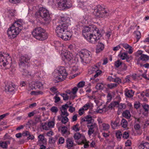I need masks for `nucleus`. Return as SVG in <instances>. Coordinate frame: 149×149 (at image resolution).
I'll return each mask as SVG.
<instances>
[{"mask_svg": "<svg viewBox=\"0 0 149 149\" xmlns=\"http://www.w3.org/2000/svg\"><path fill=\"white\" fill-rule=\"evenodd\" d=\"M35 15L38 18L42 19V23L44 24H48L51 21V17L49 11L43 7H40L36 12Z\"/></svg>", "mask_w": 149, "mask_h": 149, "instance_id": "obj_1", "label": "nucleus"}, {"mask_svg": "<svg viewBox=\"0 0 149 149\" xmlns=\"http://www.w3.org/2000/svg\"><path fill=\"white\" fill-rule=\"evenodd\" d=\"M33 36L36 39L40 41L46 40L48 37L46 30L41 27H37L33 29L32 32Z\"/></svg>", "mask_w": 149, "mask_h": 149, "instance_id": "obj_2", "label": "nucleus"}, {"mask_svg": "<svg viewBox=\"0 0 149 149\" xmlns=\"http://www.w3.org/2000/svg\"><path fill=\"white\" fill-rule=\"evenodd\" d=\"M67 29L61 28L59 29L58 28V29H56L57 36L65 41L70 40L72 36V32L68 31Z\"/></svg>", "mask_w": 149, "mask_h": 149, "instance_id": "obj_3", "label": "nucleus"}, {"mask_svg": "<svg viewBox=\"0 0 149 149\" xmlns=\"http://www.w3.org/2000/svg\"><path fill=\"white\" fill-rule=\"evenodd\" d=\"M104 9L105 8L101 6L98 5L97 6V8L94 9L93 13L97 18H102L105 15L107 16L109 14Z\"/></svg>", "mask_w": 149, "mask_h": 149, "instance_id": "obj_4", "label": "nucleus"}, {"mask_svg": "<svg viewBox=\"0 0 149 149\" xmlns=\"http://www.w3.org/2000/svg\"><path fill=\"white\" fill-rule=\"evenodd\" d=\"M80 53L82 55L85 63H87L90 62L91 60V52L86 49H84L81 50Z\"/></svg>", "mask_w": 149, "mask_h": 149, "instance_id": "obj_5", "label": "nucleus"}, {"mask_svg": "<svg viewBox=\"0 0 149 149\" xmlns=\"http://www.w3.org/2000/svg\"><path fill=\"white\" fill-rule=\"evenodd\" d=\"M59 24L57 26L56 29H58V28L60 29H68V23L70 22L69 18H66L65 17H61Z\"/></svg>", "mask_w": 149, "mask_h": 149, "instance_id": "obj_6", "label": "nucleus"}, {"mask_svg": "<svg viewBox=\"0 0 149 149\" xmlns=\"http://www.w3.org/2000/svg\"><path fill=\"white\" fill-rule=\"evenodd\" d=\"M13 26H11L7 30V34L10 39H14L20 33Z\"/></svg>", "mask_w": 149, "mask_h": 149, "instance_id": "obj_7", "label": "nucleus"}, {"mask_svg": "<svg viewBox=\"0 0 149 149\" xmlns=\"http://www.w3.org/2000/svg\"><path fill=\"white\" fill-rule=\"evenodd\" d=\"M102 36L101 34L100 33L97 37L95 36V37H93V36L91 35L87 37V38H85L90 43L92 44H95L97 43L98 41L100 40V38Z\"/></svg>", "mask_w": 149, "mask_h": 149, "instance_id": "obj_8", "label": "nucleus"}, {"mask_svg": "<svg viewBox=\"0 0 149 149\" xmlns=\"http://www.w3.org/2000/svg\"><path fill=\"white\" fill-rule=\"evenodd\" d=\"M91 30H92V25H89L88 26H86L84 27L82 31L83 35L84 38H87L89 36L88 34L91 32Z\"/></svg>", "mask_w": 149, "mask_h": 149, "instance_id": "obj_9", "label": "nucleus"}, {"mask_svg": "<svg viewBox=\"0 0 149 149\" xmlns=\"http://www.w3.org/2000/svg\"><path fill=\"white\" fill-rule=\"evenodd\" d=\"M29 60V59L25 56H21L19 58V66H25L26 63H27L26 65L27 66V63H28Z\"/></svg>", "mask_w": 149, "mask_h": 149, "instance_id": "obj_10", "label": "nucleus"}, {"mask_svg": "<svg viewBox=\"0 0 149 149\" xmlns=\"http://www.w3.org/2000/svg\"><path fill=\"white\" fill-rule=\"evenodd\" d=\"M100 33L98 29L97 28L96 26L95 25H92V30H91V32L88 34V35L89 36L91 35L93 36H98Z\"/></svg>", "mask_w": 149, "mask_h": 149, "instance_id": "obj_11", "label": "nucleus"}, {"mask_svg": "<svg viewBox=\"0 0 149 149\" xmlns=\"http://www.w3.org/2000/svg\"><path fill=\"white\" fill-rule=\"evenodd\" d=\"M69 108V105L67 104L63 105L62 106L60 109H61V115H65V116L67 117L69 116V113L67 112V109Z\"/></svg>", "mask_w": 149, "mask_h": 149, "instance_id": "obj_12", "label": "nucleus"}, {"mask_svg": "<svg viewBox=\"0 0 149 149\" xmlns=\"http://www.w3.org/2000/svg\"><path fill=\"white\" fill-rule=\"evenodd\" d=\"M97 43L96 49V52L97 54H98L102 52L104 47V45L102 43L100 42L99 40L98 41Z\"/></svg>", "mask_w": 149, "mask_h": 149, "instance_id": "obj_13", "label": "nucleus"}, {"mask_svg": "<svg viewBox=\"0 0 149 149\" xmlns=\"http://www.w3.org/2000/svg\"><path fill=\"white\" fill-rule=\"evenodd\" d=\"M19 20L15 21L12 24V26H13L14 28H15L20 33L23 29V27L22 26L21 24L19 23Z\"/></svg>", "mask_w": 149, "mask_h": 149, "instance_id": "obj_14", "label": "nucleus"}, {"mask_svg": "<svg viewBox=\"0 0 149 149\" xmlns=\"http://www.w3.org/2000/svg\"><path fill=\"white\" fill-rule=\"evenodd\" d=\"M79 54H77L74 58L75 62H76V63L79 62H81L82 63L84 62L82 55L80 53V51Z\"/></svg>", "mask_w": 149, "mask_h": 149, "instance_id": "obj_15", "label": "nucleus"}, {"mask_svg": "<svg viewBox=\"0 0 149 149\" xmlns=\"http://www.w3.org/2000/svg\"><path fill=\"white\" fill-rule=\"evenodd\" d=\"M63 56L66 59L70 62L73 58L72 54L69 52H65L63 54Z\"/></svg>", "mask_w": 149, "mask_h": 149, "instance_id": "obj_16", "label": "nucleus"}, {"mask_svg": "<svg viewBox=\"0 0 149 149\" xmlns=\"http://www.w3.org/2000/svg\"><path fill=\"white\" fill-rule=\"evenodd\" d=\"M33 86H32V87L31 88V89L33 90V89L36 88H40L43 85L42 84L41 82L39 81H36L35 83L33 84Z\"/></svg>", "mask_w": 149, "mask_h": 149, "instance_id": "obj_17", "label": "nucleus"}, {"mask_svg": "<svg viewBox=\"0 0 149 149\" xmlns=\"http://www.w3.org/2000/svg\"><path fill=\"white\" fill-rule=\"evenodd\" d=\"M15 88L14 87H12L10 85H8L7 88L5 89V91L6 92H10L12 94H14L15 93Z\"/></svg>", "mask_w": 149, "mask_h": 149, "instance_id": "obj_18", "label": "nucleus"}, {"mask_svg": "<svg viewBox=\"0 0 149 149\" xmlns=\"http://www.w3.org/2000/svg\"><path fill=\"white\" fill-rule=\"evenodd\" d=\"M122 116L127 119H130L131 116L130 111L128 110H125V111L123 112Z\"/></svg>", "mask_w": 149, "mask_h": 149, "instance_id": "obj_19", "label": "nucleus"}, {"mask_svg": "<svg viewBox=\"0 0 149 149\" xmlns=\"http://www.w3.org/2000/svg\"><path fill=\"white\" fill-rule=\"evenodd\" d=\"M67 146V147H69L70 148L73 146L74 143L71 139L70 138H68L66 140Z\"/></svg>", "mask_w": 149, "mask_h": 149, "instance_id": "obj_20", "label": "nucleus"}, {"mask_svg": "<svg viewBox=\"0 0 149 149\" xmlns=\"http://www.w3.org/2000/svg\"><path fill=\"white\" fill-rule=\"evenodd\" d=\"M140 59L142 61H145V62H146L149 60V56L143 54L140 57Z\"/></svg>", "mask_w": 149, "mask_h": 149, "instance_id": "obj_21", "label": "nucleus"}, {"mask_svg": "<svg viewBox=\"0 0 149 149\" xmlns=\"http://www.w3.org/2000/svg\"><path fill=\"white\" fill-rule=\"evenodd\" d=\"M86 3L84 2L80 1L79 2V7L81 8L83 10H84L87 9V6L86 5Z\"/></svg>", "mask_w": 149, "mask_h": 149, "instance_id": "obj_22", "label": "nucleus"}, {"mask_svg": "<svg viewBox=\"0 0 149 149\" xmlns=\"http://www.w3.org/2000/svg\"><path fill=\"white\" fill-rule=\"evenodd\" d=\"M84 118L86 119V121L88 122L87 124H90L91 123L92 121H94V119H92V117L90 115H88L84 117Z\"/></svg>", "mask_w": 149, "mask_h": 149, "instance_id": "obj_23", "label": "nucleus"}, {"mask_svg": "<svg viewBox=\"0 0 149 149\" xmlns=\"http://www.w3.org/2000/svg\"><path fill=\"white\" fill-rule=\"evenodd\" d=\"M122 51H120L119 52L118 56L120 57L121 59L122 60H124L126 58V56H127V52H123L121 53Z\"/></svg>", "mask_w": 149, "mask_h": 149, "instance_id": "obj_24", "label": "nucleus"}, {"mask_svg": "<svg viewBox=\"0 0 149 149\" xmlns=\"http://www.w3.org/2000/svg\"><path fill=\"white\" fill-rule=\"evenodd\" d=\"M127 120L124 118H123L120 123V124L122 125V127L124 128H126L127 127Z\"/></svg>", "mask_w": 149, "mask_h": 149, "instance_id": "obj_25", "label": "nucleus"}, {"mask_svg": "<svg viewBox=\"0 0 149 149\" xmlns=\"http://www.w3.org/2000/svg\"><path fill=\"white\" fill-rule=\"evenodd\" d=\"M125 95L127 97L131 98L133 97L134 95V92L132 93H132H130V90H128L126 91H125Z\"/></svg>", "mask_w": 149, "mask_h": 149, "instance_id": "obj_26", "label": "nucleus"}, {"mask_svg": "<svg viewBox=\"0 0 149 149\" xmlns=\"http://www.w3.org/2000/svg\"><path fill=\"white\" fill-rule=\"evenodd\" d=\"M55 119L53 118L52 120L48 123L47 125L49 128L54 127L55 125Z\"/></svg>", "mask_w": 149, "mask_h": 149, "instance_id": "obj_27", "label": "nucleus"}, {"mask_svg": "<svg viewBox=\"0 0 149 149\" xmlns=\"http://www.w3.org/2000/svg\"><path fill=\"white\" fill-rule=\"evenodd\" d=\"M82 136V135L79 132H77L75 133L73 137L75 140H78L80 139Z\"/></svg>", "mask_w": 149, "mask_h": 149, "instance_id": "obj_28", "label": "nucleus"}, {"mask_svg": "<svg viewBox=\"0 0 149 149\" xmlns=\"http://www.w3.org/2000/svg\"><path fill=\"white\" fill-rule=\"evenodd\" d=\"M0 146L3 148H6L8 147L7 142L1 141H0Z\"/></svg>", "mask_w": 149, "mask_h": 149, "instance_id": "obj_29", "label": "nucleus"}, {"mask_svg": "<svg viewBox=\"0 0 149 149\" xmlns=\"http://www.w3.org/2000/svg\"><path fill=\"white\" fill-rule=\"evenodd\" d=\"M142 107L143 109H144L145 111L147 112V114H148L149 110V105L145 104L144 105H142Z\"/></svg>", "mask_w": 149, "mask_h": 149, "instance_id": "obj_30", "label": "nucleus"}, {"mask_svg": "<svg viewBox=\"0 0 149 149\" xmlns=\"http://www.w3.org/2000/svg\"><path fill=\"white\" fill-rule=\"evenodd\" d=\"M62 117H63V118L61 119V123L64 124H66L68 121L69 119L67 117L65 116H63Z\"/></svg>", "mask_w": 149, "mask_h": 149, "instance_id": "obj_31", "label": "nucleus"}, {"mask_svg": "<svg viewBox=\"0 0 149 149\" xmlns=\"http://www.w3.org/2000/svg\"><path fill=\"white\" fill-rule=\"evenodd\" d=\"M122 64V62L120 61L119 60H118L115 61L114 63L115 66L117 68L119 67L120 65Z\"/></svg>", "mask_w": 149, "mask_h": 149, "instance_id": "obj_32", "label": "nucleus"}, {"mask_svg": "<svg viewBox=\"0 0 149 149\" xmlns=\"http://www.w3.org/2000/svg\"><path fill=\"white\" fill-rule=\"evenodd\" d=\"M134 33H135L136 34V38L137 39V42L138 41L139 39L141 38L140 35L141 33L139 31H135L134 32Z\"/></svg>", "mask_w": 149, "mask_h": 149, "instance_id": "obj_33", "label": "nucleus"}, {"mask_svg": "<svg viewBox=\"0 0 149 149\" xmlns=\"http://www.w3.org/2000/svg\"><path fill=\"white\" fill-rule=\"evenodd\" d=\"M38 141H47V139L45 138L43 135L40 134L38 136Z\"/></svg>", "mask_w": 149, "mask_h": 149, "instance_id": "obj_34", "label": "nucleus"}, {"mask_svg": "<svg viewBox=\"0 0 149 149\" xmlns=\"http://www.w3.org/2000/svg\"><path fill=\"white\" fill-rule=\"evenodd\" d=\"M117 86L118 84H117L115 83H111L110 84H108L107 85V87L111 89H112L114 87H117Z\"/></svg>", "mask_w": 149, "mask_h": 149, "instance_id": "obj_35", "label": "nucleus"}, {"mask_svg": "<svg viewBox=\"0 0 149 149\" xmlns=\"http://www.w3.org/2000/svg\"><path fill=\"white\" fill-rule=\"evenodd\" d=\"M126 58L125 59L126 60V61L130 63L131 60H132L133 59V57L132 56H130L128 54V53L127 52V56L126 57Z\"/></svg>", "mask_w": 149, "mask_h": 149, "instance_id": "obj_36", "label": "nucleus"}, {"mask_svg": "<svg viewBox=\"0 0 149 149\" xmlns=\"http://www.w3.org/2000/svg\"><path fill=\"white\" fill-rule=\"evenodd\" d=\"M103 127V130H104L107 131L109 128V125L108 124L103 123L102 124Z\"/></svg>", "mask_w": 149, "mask_h": 149, "instance_id": "obj_37", "label": "nucleus"}, {"mask_svg": "<svg viewBox=\"0 0 149 149\" xmlns=\"http://www.w3.org/2000/svg\"><path fill=\"white\" fill-rule=\"evenodd\" d=\"M85 82L84 81H81L78 83L77 86L78 88H82L85 85Z\"/></svg>", "mask_w": 149, "mask_h": 149, "instance_id": "obj_38", "label": "nucleus"}, {"mask_svg": "<svg viewBox=\"0 0 149 149\" xmlns=\"http://www.w3.org/2000/svg\"><path fill=\"white\" fill-rule=\"evenodd\" d=\"M50 111L53 113H56L58 111L57 107L55 106H53L50 109Z\"/></svg>", "mask_w": 149, "mask_h": 149, "instance_id": "obj_39", "label": "nucleus"}, {"mask_svg": "<svg viewBox=\"0 0 149 149\" xmlns=\"http://www.w3.org/2000/svg\"><path fill=\"white\" fill-rule=\"evenodd\" d=\"M95 88L96 89L98 90H102L103 89V86H102L100 84V83H98L97 84Z\"/></svg>", "mask_w": 149, "mask_h": 149, "instance_id": "obj_40", "label": "nucleus"}, {"mask_svg": "<svg viewBox=\"0 0 149 149\" xmlns=\"http://www.w3.org/2000/svg\"><path fill=\"white\" fill-rule=\"evenodd\" d=\"M117 121V118H116V120L114 122H113V121L112 120L111 121V127L113 129H115L114 127H116V123Z\"/></svg>", "mask_w": 149, "mask_h": 149, "instance_id": "obj_41", "label": "nucleus"}, {"mask_svg": "<svg viewBox=\"0 0 149 149\" xmlns=\"http://www.w3.org/2000/svg\"><path fill=\"white\" fill-rule=\"evenodd\" d=\"M56 140V139H54V138L51 137L49 139V142L51 144H54Z\"/></svg>", "mask_w": 149, "mask_h": 149, "instance_id": "obj_42", "label": "nucleus"}, {"mask_svg": "<svg viewBox=\"0 0 149 149\" xmlns=\"http://www.w3.org/2000/svg\"><path fill=\"white\" fill-rule=\"evenodd\" d=\"M129 136V133L126 131L123 134V137L124 139H127Z\"/></svg>", "mask_w": 149, "mask_h": 149, "instance_id": "obj_43", "label": "nucleus"}, {"mask_svg": "<svg viewBox=\"0 0 149 149\" xmlns=\"http://www.w3.org/2000/svg\"><path fill=\"white\" fill-rule=\"evenodd\" d=\"M140 103L139 102L136 101L134 104V108L137 109L140 108Z\"/></svg>", "mask_w": 149, "mask_h": 149, "instance_id": "obj_44", "label": "nucleus"}, {"mask_svg": "<svg viewBox=\"0 0 149 149\" xmlns=\"http://www.w3.org/2000/svg\"><path fill=\"white\" fill-rule=\"evenodd\" d=\"M116 136L117 139H120L121 136H122L121 132L119 130H118L117 132L116 133Z\"/></svg>", "mask_w": 149, "mask_h": 149, "instance_id": "obj_45", "label": "nucleus"}, {"mask_svg": "<svg viewBox=\"0 0 149 149\" xmlns=\"http://www.w3.org/2000/svg\"><path fill=\"white\" fill-rule=\"evenodd\" d=\"M102 72L101 70H98L95 71V74L94 76V78L97 77L99 75H100Z\"/></svg>", "mask_w": 149, "mask_h": 149, "instance_id": "obj_46", "label": "nucleus"}, {"mask_svg": "<svg viewBox=\"0 0 149 149\" xmlns=\"http://www.w3.org/2000/svg\"><path fill=\"white\" fill-rule=\"evenodd\" d=\"M58 94H56L54 97V98L55 99L54 102L56 103H57L60 100V97H58Z\"/></svg>", "mask_w": 149, "mask_h": 149, "instance_id": "obj_47", "label": "nucleus"}, {"mask_svg": "<svg viewBox=\"0 0 149 149\" xmlns=\"http://www.w3.org/2000/svg\"><path fill=\"white\" fill-rule=\"evenodd\" d=\"M90 107V104L89 103H87L86 104H85L83 107L84 108V110L86 111Z\"/></svg>", "mask_w": 149, "mask_h": 149, "instance_id": "obj_48", "label": "nucleus"}, {"mask_svg": "<svg viewBox=\"0 0 149 149\" xmlns=\"http://www.w3.org/2000/svg\"><path fill=\"white\" fill-rule=\"evenodd\" d=\"M23 73H22V75L24 76H27L29 74V72L26 69H24V68H23L22 69Z\"/></svg>", "mask_w": 149, "mask_h": 149, "instance_id": "obj_49", "label": "nucleus"}, {"mask_svg": "<svg viewBox=\"0 0 149 149\" xmlns=\"http://www.w3.org/2000/svg\"><path fill=\"white\" fill-rule=\"evenodd\" d=\"M120 45L123 46L125 49H128L130 46L127 43H121Z\"/></svg>", "mask_w": 149, "mask_h": 149, "instance_id": "obj_50", "label": "nucleus"}, {"mask_svg": "<svg viewBox=\"0 0 149 149\" xmlns=\"http://www.w3.org/2000/svg\"><path fill=\"white\" fill-rule=\"evenodd\" d=\"M78 90V88H77V87L75 86L72 89V93L74 95H75L76 94Z\"/></svg>", "mask_w": 149, "mask_h": 149, "instance_id": "obj_51", "label": "nucleus"}, {"mask_svg": "<svg viewBox=\"0 0 149 149\" xmlns=\"http://www.w3.org/2000/svg\"><path fill=\"white\" fill-rule=\"evenodd\" d=\"M55 47V48L57 49L58 48L61 47V44L58 42H56L54 43V45Z\"/></svg>", "mask_w": 149, "mask_h": 149, "instance_id": "obj_52", "label": "nucleus"}, {"mask_svg": "<svg viewBox=\"0 0 149 149\" xmlns=\"http://www.w3.org/2000/svg\"><path fill=\"white\" fill-rule=\"evenodd\" d=\"M35 122H34L32 120L30 119V121L32 123V126L36 125L38 123V120L36 119H35Z\"/></svg>", "mask_w": 149, "mask_h": 149, "instance_id": "obj_53", "label": "nucleus"}, {"mask_svg": "<svg viewBox=\"0 0 149 149\" xmlns=\"http://www.w3.org/2000/svg\"><path fill=\"white\" fill-rule=\"evenodd\" d=\"M3 139L4 140H6L7 139L11 140L13 139V138L11 137H10V136L8 134H6L3 137Z\"/></svg>", "mask_w": 149, "mask_h": 149, "instance_id": "obj_54", "label": "nucleus"}, {"mask_svg": "<svg viewBox=\"0 0 149 149\" xmlns=\"http://www.w3.org/2000/svg\"><path fill=\"white\" fill-rule=\"evenodd\" d=\"M64 141L65 139L63 137H60L59 139L58 143V144H63L64 142Z\"/></svg>", "mask_w": 149, "mask_h": 149, "instance_id": "obj_55", "label": "nucleus"}, {"mask_svg": "<svg viewBox=\"0 0 149 149\" xmlns=\"http://www.w3.org/2000/svg\"><path fill=\"white\" fill-rule=\"evenodd\" d=\"M47 125V123H45L43 125L42 123H41L40 126L42 127V129L43 130H48V129L47 127L45 125Z\"/></svg>", "mask_w": 149, "mask_h": 149, "instance_id": "obj_56", "label": "nucleus"}, {"mask_svg": "<svg viewBox=\"0 0 149 149\" xmlns=\"http://www.w3.org/2000/svg\"><path fill=\"white\" fill-rule=\"evenodd\" d=\"M69 111L71 113H73L75 110V107H73L72 106H69Z\"/></svg>", "mask_w": 149, "mask_h": 149, "instance_id": "obj_57", "label": "nucleus"}, {"mask_svg": "<svg viewBox=\"0 0 149 149\" xmlns=\"http://www.w3.org/2000/svg\"><path fill=\"white\" fill-rule=\"evenodd\" d=\"M11 3L16 4L20 2L21 0H9Z\"/></svg>", "mask_w": 149, "mask_h": 149, "instance_id": "obj_58", "label": "nucleus"}, {"mask_svg": "<svg viewBox=\"0 0 149 149\" xmlns=\"http://www.w3.org/2000/svg\"><path fill=\"white\" fill-rule=\"evenodd\" d=\"M125 146H130L131 145L132 143L131 141L130 140H127L125 143Z\"/></svg>", "mask_w": 149, "mask_h": 149, "instance_id": "obj_59", "label": "nucleus"}, {"mask_svg": "<svg viewBox=\"0 0 149 149\" xmlns=\"http://www.w3.org/2000/svg\"><path fill=\"white\" fill-rule=\"evenodd\" d=\"M134 127L136 130H139L140 128V126L139 124L136 123L134 125Z\"/></svg>", "mask_w": 149, "mask_h": 149, "instance_id": "obj_60", "label": "nucleus"}, {"mask_svg": "<svg viewBox=\"0 0 149 149\" xmlns=\"http://www.w3.org/2000/svg\"><path fill=\"white\" fill-rule=\"evenodd\" d=\"M29 134V132L27 131H24L22 133V136H27Z\"/></svg>", "mask_w": 149, "mask_h": 149, "instance_id": "obj_61", "label": "nucleus"}, {"mask_svg": "<svg viewBox=\"0 0 149 149\" xmlns=\"http://www.w3.org/2000/svg\"><path fill=\"white\" fill-rule=\"evenodd\" d=\"M36 111H33L29 113L28 114V117H31L32 116H33L35 114H36Z\"/></svg>", "mask_w": 149, "mask_h": 149, "instance_id": "obj_62", "label": "nucleus"}, {"mask_svg": "<svg viewBox=\"0 0 149 149\" xmlns=\"http://www.w3.org/2000/svg\"><path fill=\"white\" fill-rule=\"evenodd\" d=\"M121 107H120V109H122L123 108L124 109H125L126 108V105L125 104H122V103H119L118 104Z\"/></svg>", "mask_w": 149, "mask_h": 149, "instance_id": "obj_63", "label": "nucleus"}, {"mask_svg": "<svg viewBox=\"0 0 149 149\" xmlns=\"http://www.w3.org/2000/svg\"><path fill=\"white\" fill-rule=\"evenodd\" d=\"M41 65L40 62L37 61H35L34 63V65L36 67H38Z\"/></svg>", "mask_w": 149, "mask_h": 149, "instance_id": "obj_64", "label": "nucleus"}]
</instances>
